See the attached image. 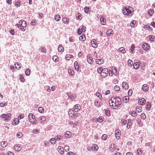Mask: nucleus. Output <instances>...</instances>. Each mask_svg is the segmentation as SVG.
Returning a JSON list of instances; mask_svg holds the SVG:
<instances>
[{
  "instance_id": "nucleus-1",
  "label": "nucleus",
  "mask_w": 155,
  "mask_h": 155,
  "mask_svg": "<svg viewBox=\"0 0 155 155\" xmlns=\"http://www.w3.org/2000/svg\"><path fill=\"white\" fill-rule=\"evenodd\" d=\"M133 8L130 6H129L128 8L126 7L123 8L122 12L125 15H131L133 14Z\"/></svg>"
},
{
  "instance_id": "nucleus-2",
  "label": "nucleus",
  "mask_w": 155,
  "mask_h": 155,
  "mask_svg": "<svg viewBox=\"0 0 155 155\" xmlns=\"http://www.w3.org/2000/svg\"><path fill=\"white\" fill-rule=\"evenodd\" d=\"M11 114L10 113L7 114H2L1 115V117L2 118H4L5 120L8 121L11 119Z\"/></svg>"
},
{
  "instance_id": "nucleus-3",
  "label": "nucleus",
  "mask_w": 155,
  "mask_h": 155,
  "mask_svg": "<svg viewBox=\"0 0 155 155\" xmlns=\"http://www.w3.org/2000/svg\"><path fill=\"white\" fill-rule=\"evenodd\" d=\"M29 120L30 122L32 124L36 123V119L35 116L31 113H30L28 115Z\"/></svg>"
},
{
  "instance_id": "nucleus-4",
  "label": "nucleus",
  "mask_w": 155,
  "mask_h": 155,
  "mask_svg": "<svg viewBox=\"0 0 155 155\" xmlns=\"http://www.w3.org/2000/svg\"><path fill=\"white\" fill-rule=\"evenodd\" d=\"M115 98H116V105H115V107H114L115 109L117 108L121 104V99L120 98L117 97H116Z\"/></svg>"
},
{
  "instance_id": "nucleus-5",
  "label": "nucleus",
  "mask_w": 155,
  "mask_h": 155,
  "mask_svg": "<svg viewBox=\"0 0 155 155\" xmlns=\"http://www.w3.org/2000/svg\"><path fill=\"white\" fill-rule=\"evenodd\" d=\"M108 70L107 68L103 69L101 74V76L103 78L106 77L107 74Z\"/></svg>"
},
{
  "instance_id": "nucleus-6",
  "label": "nucleus",
  "mask_w": 155,
  "mask_h": 155,
  "mask_svg": "<svg viewBox=\"0 0 155 155\" xmlns=\"http://www.w3.org/2000/svg\"><path fill=\"white\" fill-rule=\"evenodd\" d=\"M67 94L69 98L72 100H74L76 99V96L75 94H72L70 93H67Z\"/></svg>"
},
{
  "instance_id": "nucleus-7",
  "label": "nucleus",
  "mask_w": 155,
  "mask_h": 155,
  "mask_svg": "<svg viewBox=\"0 0 155 155\" xmlns=\"http://www.w3.org/2000/svg\"><path fill=\"white\" fill-rule=\"evenodd\" d=\"M80 105L79 104H77L74 106L73 110L75 112H77L80 110Z\"/></svg>"
},
{
  "instance_id": "nucleus-8",
  "label": "nucleus",
  "mask_w": 155,
  "mask_h": 155,
  "mask_svg": "<svg viewBox=\"0 0 155 155\" xmlns=\"http://www.w3.org/2000/svg\"><path fill=\"white\" fill-rule=\"evenodd\" d=\"M146 103V100L144 98H142L138 101L139 104L141 105H144Z\"/></svg>"
},
{
  "instance_id": "nucleus-9",
  "label": "nucleus",
  "mask_w": 155,
  "mask_h": 155,
  "mask_svg": "<svg viewBox=\"0 0 155 155\" xmlns=\"http://www.w3.org/2000/svg\"><path fill=\"white\" fill-rule=\"evenodd\" d=\"M114 69L115 70V72H114V71H112L111 70H109V74L110 76H112L113 74H114L115 75L117 74V70L115 67H114Z\"/></svg>"
},
{
  "instance_id": "nucleus-10",
  "label": "nucleus",
  "mask_w": 155,
  "mask_h": 155,
  "mask_svg": "<svg viewBox=\"0 0 155 155\" xmlns=\"http://www.w3.org/2000/svg\"><path fill=\"white\" fill-rule=\"evenodd\" d=\"M120 134V130L117 129L115 130V135L117 139H118L119 138Z\"/></svg>"
},
{
  "instance_id": "nucleus-11",
  "label": "nucleus",
  "mask_w": 155,
  "mask_h": 155,
  "mask_svg": "<svg viewBox=\"0 0 155 155\" xmlns=\"http://www.w3.org/2000/svg\"><path fill=\"white\" fill-rule=\"evenodd\" d=\"M142 46L143 49L145 50H147L149 49V46L147 43H144Z\"/></svg>"
},
{
  "instance_id": "nucleus-12",
  "label": "nucleus",
  "mask_w": 155,
  "mask_h": 155,
  "mask_svg": "<svg viewBox=\"0 0 155 155\" xmlns=\"http://www.w3.org/2000/svg\"><path fill=\"white\" fill-rule=\"evenodd\" d=\"M19 23L20 24H21V26L22 27H26V22L24 20H20L19 21Z\"/></svg>"
},
{
  "instance_id": "nucleus-13",
  "label": "nucleus",
  "mask_w": 155,
  "mask_h": 155,
  "mask_svg": "<svg viewBox=\"0 0 155 155\" xmlns=\"http://www.w3.org/2000/svg\"><path fill=\"white\" fill-rule=\"evenodd\" d=\"M110 101H111V103H112L115 106V107L116 102V98L114 97H111L110 99Z\"/></svg>"
},
{
  "instance_id": "nucleus-14",
  "label": "nucleus",
  "mask_w": 155,
  "mask_h": 155,
  "mask_svg": "<svg viewBox=\"0 0 155 155\" xmlns=\"http://www.w3.org/2000/svg\"><path fill=\"white\" fill-rule=\"evenodd\" d=\"M96 43V41L94 39H93L92 40L91 42V45L94 48H96L97 46V45Z\"/></svg>"
},
{
  "instance_id": "nucleus-15",
  "label": "nucleus",
  "mask_w": 155,
  "mask_h": 155,
  "mask_svg": "<svg viewBox=\"0 0 155 155\" xmlns=\"http://www.w3.org/2000/svg\"><path fill=\"white\" fill-rule=\"evenodd\" d=\"M96 62L98 64H101L103 63L104 61L102 59H98L96 60Z\"/></svg>"
},
{
  "instance_id": "nucleus-16",
  "label": "nucleus",
  "mask_w": 155,
  "mask_h": 155,
  "mask_svg": "<svg viewBox=\"0 0 155 155\" xmlns=\"http://www.w3.org/2000/svg\"><path fill=\"white\" fill-rule=\"evenodd\" d=\"M122 87L125 89H127L128 88V85L127 84V83L125 81L123 82L122 83Z\"/></svg>"
},
{
  "instance_id": "nucleus-17",
  "label": "nucleus",
  "mask_w": 155,
  "mask_h": 155,
  "mask_svg": "<svg viewBox=\"0 0 155 155\" xmlns=\"http://www.w3.org/2000/svg\"><path fill=\"white\" fill-rule=\"evenodd\" d=\"M100 21L101 24L103 25H104L106 22V20L104 19V18L103 16H101L100 18Z\"/></svg>"
},
{
  "instance_id": "nucleus-18",
  "label": "nucleus",
  "mask_w": 155,
  "mask_h": 155,
  "mask_svg": "<svg viewBox=\"0 0 155 155\" xmlns=\"http://www.w3.org/2000/svg\"><path fill=\"white\" fill-rule=\"evenodd\" d=\"M14 149L16 151H19L21 150V147L19 144L15 145Z\"/></svg>"
},
{
  "instance_id": "nucleus-19",
  "label": "nucleus",
  "mask_w": 155,
  "mask_h": 155,
  "mask_svg": "<svg viewBox=\"0 0 155 155\" xmlns=\"http://www.w3.org/2000/svg\"><path fill=\"white\" fill-rule=\"evenodd\" d=\"M94 104L95 106L98 107H99L101 106V105L100 104V103H99L98 101L97 100H95Z\"/></svg>"
},
{
  "instance_id": "nucleus-20",
  "label": "nucleus",
  "mask_w": 155,
  "mask_h": 155,
  "mask_svg": "<svg viewBox=\"0 0 155 155\" xmlns=\"http://www.w3.org/2000/svg\"><path fill=\"white\" fill-rule=\"evenodd\" d=\"M142 89L143 91H146L148 90V87L147 86L146 84H144L142 86Z\"/></svg>"
},
{
  "instance_id": "nucleus-21",
  "label": "nucleus",
  "mask_w": 155,
  "mask_h": 155,
  "mask_svg": "<svg viewBox=\"0 0 155 155\" xmlns=\"http://www.w3.org/2000/svg\"><path fill=\"white\" fill-rule=\"evenodd\" d=\"M74 66L75 69L77 71H78L79 70L78 69V62L76 61L74 62Z\"/></svg>"
},
{
  "instance_id": "nucleus-22",
  "label": "nucleus",
  "mask_w": 155,
  "mask_h": 155,
  "mask_svg": "<svg viewBox=\"0 0 155 155\" xmlns=\"http://www.w3.org/2000/svg\"><path fill=\"white\" fill-rule=\"evenodd\" d=\"M71 134L70 132L68 131L66 132L65 134V136L66 137L69 138L71 136Z\"/></svg>"
},
{
  "instance_id": "nucleus-23",
  "label": "nucleus",
  "mask_w": 155,
  "mask_h": 155,
  "mask_svg": "<svg viewBox=\"0 0 155 155\" xmlns=\"http://www.w3.org/2000/svg\"><path fill=\"white\" fill-rule=\"evenodd\" d=\"M87 57L88 62L90 64H92L93 63L92 59L90 57V55L88 56Z\"/></svg>"
},
{
  "instance_id": "nucleus-24",
  "label": "nucleus",
  "mask_w": 155,
  "mask_h": 155,
  "mask_svg": "<svg viewBox=\"0 0 155 155\" xmlns=\"http://www.w3.org/2000/svg\"><path fill=\"white\" fill-rule=\"evenodd\" d=\"M58 152L61 154H63L64 152V149L61 146H59L58 147Z\"/></svg>"
},
{
  "instance_id": "nucleus-25",
  "label": "nucleus",
  "mask_w": 155,
  "mask_h": 155,
  "mask_svg": "<svg viewBox=\"0 0 155 155\" xmlns=\"http://www.w3.org/2000/svg\"><path fill=\"white\" fill-rule=\"evenodd\" d=\"M19 122V120L18 118H15L14 121L12 122V124L13 125H15L17 124Z\"/></svg>"
},
{
  "instance_id": "nucleus-26",
  "label": "nucleus",
  "mask_w": 155,
  "mask_h": 155,
  "mask_svg": "<svg viewBox=\"0 0 155 155\" xmlns=\"http://www.w3.org/2000/svg\"><path fill=\"white\" fill-rule=\"evenodd\" d=\"M143 28L145 29L148 30H150L151 29L150 26L149 24H147L146 25H144V26Z\"/></svg>"
},
{
  "instance_id": "nucleus-27",
  "label": "nucleus",
  "mask_w": 155,
  "mask_h": 155,
  "mask_svg": "<svg viewBox=\"0 0 155 155\" xmlns=\"http://www.w3.org/2000/svg\"><path fill=\"white\" fill-rule=\"evenodd\" d=\"M123 101L125 103H127L128 102L129 97L127 96L124 97L123 98Z\"/></svg>"
},
{
  "instance_id": "nucleus-28",
  "label": "nucleus",
  "mask_w": 155,
  "mask_h": 155,
  "mask_svg": "<svg viewBox=\"0 0 155 155\" xmlns=\"http://www.w3.org/2000/svg\"><path fill=\"white\" fill-rule=\"evenodd\" d=\"M147 106L146 107L147 110H150L151 107L150 103L149 102H147Z\"/></svg>"
},
{
  "instance_id": "nucleus-29",
  "label": "nucleus",
  "mask_w": 155,
  "mask_h": 155,
  "mask_svg": "<svg viewBox=\"0 0 155 155\" xmlns=\"http://www.w3.org/2000/svg\"><path fill=\"white\" fill-rule=\"evenodd\" d=\"M54 140H59L62 139V137L60 135H58V136H55L54 138Z\"/></svg>"
},
{
  "instance_id": "nucleus-30",
  "label": "nucleus",
  "mask_w": 155,
  "mask_h": 155,
  "mask_svg": "<svg viewBox=\"0 0 155 155\" xmlns=\"http://www.w3.org/2000/svg\"><path fill=\"white\" fill-rule=\"evenodd\" d=\"M64 48L61 45H59L58 47V50L61 52L64 51Z\"/></svg>"
},
{
  "instance_id": "nucleus-31",
  "label": "nucleus",
  "mask_w": 155,
  "mask_h": 155,
  "mask_svg": "<svg viewBox=\"0 0 155 155\" xmlns=\"http://www.w3.org/2000/svg\"><path fill=\"white\" fill-rule=\"evenodd\" d=\"M79 39L81 41H84L86 40V37L84 35H82L79 37Z\"/></svg>"
},
{
  "instance_id": "nucleus-32",
  "label": "nucleus",
  "mask_w": 155,
  "mask_h": 155,
  "mask_svg": "<svg viewBox=\"0 0 155 155\" xmlns=\"http://www.w3.org/2000/svg\"><path fill=\"white\" fill-rule=\"evenodd\" d=\"M7 145V142L5 141H2L1 143V145L2 147H5Z\"/></svg>"
},
{
  "instance_id": "nucleus-33",
  "label": "nucleus",
  "mask_w": 155,
  "mask_h": 155,
  "mask_svg": "<svg viewBox=\"0 0 155 155\" xmlns=\"http://www.w3.org/2000/svg\"><path fill=\"white\" fill-rule=\"evenodd\" d=\"M98 146L97 144H94V145H93L92 146L91 149L93 150H98Z\"/></svg>"
},
{
  "instance_id": "nucleus-34",
  "label": "nucleus",
  "mask_w": 155,
  "mask_h": 155,
  "mask_svg": "<svg viewBox=\"0 0 155 155\" xmlns=\"http://www.w3.org/2000/svg\"><path fill=\"white\" fill-rule=\"evenodd\" d=\"M154 11L151 9H149L148 11V13L150 16H152L154 13Z\"/></svg>"
},
{
  "instance_id": "nucleus-35",
  "label": "nucleus",
  "mask_w": 155,
  "mask_h": 155,
  "mask_svg": "<svg viewBox=\"0 0 155 155\" xmlns=\"http://www.w3.org/2000/svg\"><path fill=\"white\" fill-rule=\"evenodd\" d=\"M120 51L123 54H124L125 53L126 51L125 48L124 47H121L119 49Z\"/></svg>"
},
{
  "instance_id": "nucleus-36",
  "label": "nucleus",
  "mask_w": 155,
  "mask_h": 155,
  "mask_svg": "<svg viewBox=\"0 0 155 155\" xmlns=\"http://www.w3.org/2000/svg\"><path fill=\"white\" fill-rule=\"evenodd\" d=\"M61 17L59 15H56L54 16V19L56 21H58L60 19Z\"/></svg>"
},
{
  "instance_id": "nucleus-37",
  "label": "nucleus",
  "mask_w": 155,
  "mask_h": 155,
  "mask_svg": "<svg viewBox=\"0 0 155 155\" xmlns=\"http://www.w3.org/2000/svg\"><path fill=\"white\" fill-rule=\"evenodd\" d=\"M139 64L138 62L135 63L134 64V68L136 69H138L139 68Z\"/></svg>"
},
{
  "instance_id": "nucleus-38",
  "label": "nucleus",
  "mask_w": 155,
  "mask_h": 155,
  "mask_svg": "<svg viewBox=\"0 0 155 155\" xmlns=\"http://www.w3.org/2000/svg\"><path fill=\"white\" fill-rule=\"evenodd\" d=\"M30 69H28L26 70L25 71V74L27 76H29L30 74Z\"/></svg>"
},
{
  "instance_id": "nucleus-39",
  "label": "nucleus",
  "mask_w": 155,
  "mask_h": 155,
  "mask_svg": "<svg viewBox=\"0 0 155 155\" xmlns=\"http://www.w3.org/2000/svg\"><path fill=\"white\" fill-rule=\"evenodd\" d=\"M19 78L21 82H24L25 79L23 76L22 74H21L20 75Z\"/></svg>"
},
{
  "instance_id": "nucleus-40",
  "label": "nucleus",
  "mask_w": 155,
  "mask_h": 155,
  "mask_svg": "<svg viewBox=\"0 0 155 155\" xmlns=\"http://www.w3.org/2000/svg\"><path fill=\"white\" fill-rule=\"evenodd\" d=\"M136 23V21L135 20H133L132 21L130 24V25L131 27L132 28H134L135 25V24Z\"/></svg>"
},
{
  "instance_id": "nucleus-41",
  "label": "nucleus",
  "mask_w": 155,
  "mask_h": 155,
  "mask_svg": "<svg viewBox=\"0 0 155 155\" xmlns=\"http://www.w3.org/2000/svg\"><path fill=\"white\" fill-rule=\"evenodd\" d=\"M112 30H108L106 32V34L107 35L109 36H110L111 35H113V34L112 33Z\"/></svg>"
},
{
  "instance_id": "nucleus-42",
  "label": "nucleus",
  "mask_w": 155,
  "mask_h": 155,
  "mask_svg": "<svg viewBox=\"0 0 155 155\" xmlns=\"http://www.w3.org/2000/svg\"><path fill=\"white\" fill-rule=\"evenodd\" d=\"M134 45L133 44H132L131 46V47L130 48V52L131 53H133L134 52Z\"/></svg>"
},
{
  "instance_id": "nucleus-43",
  "label": "nucleus",
  "mask_w": 155,
  "mask_h": 155,
  "mask_svg": "<svg viewBox=\"0 0 155 155\" xmlns=\"http://www.w3.org/2000/svg\"><path fill=\"white\" fill-rule=\"evenodd\" d=\"M72 55L70 54H66L65 56V58L67 60H69L70 58L72 57Z\"/></svg>"
},
{
  "instance_id": "nucleus-44",
  "label": "nucleus",
  "mask_w": 155,
  "mask_h": 155,
  "mask_svg": "<svg viewBox=\"0 0 155 155\" xmlns=\"http://www.w3.org/2000/svg\"><path fill=\"white\" fill-rule=\"evenodd\" d=\"M40 119L41 122H43L46 120V118L45 116H42L40 117Z\"/></svg>"
},
{
  "instance_id": "nucleus-45",
  "label": "nucleus",
  "mask_w": 155,
  "mask_h": 155,
  "mask_svg": "<svg viewBox=\"0 0 155 155\" xmlns=\"http://www.w3.org/2000/svg\"><path fill=\"white\" fill-rule=\"evenodd\" d=\"M68 20L66 18H62V21L64 23L68 24Z\"/></svg>"
},
{
  "instance_id": "nucleus-46",
  "label": "nucleus",
  "mask_w": 155,
  "mask_h": 155,
  "mask_svg": "<svg viewBox=\"0 0 155 155\" xmlns=\"http://www.w3.org/2000/svg\"><path fill=\"white\" fill-rule=\"evenodd\" d=\"M149 38H150V40L151 41H153V42L155 41V37L154 36H153L152 37L151 36H149Z\"/></svg>"
},
{
  "instance_id": "nucleus-47",
  "label": "nucleus",
  "mask_w": 155,
  "mask_h": 155,
  "mask_svg": "<svg viewBox=\"0 0 155 155\" xmlns=\"http://www.w3.org/2000/svg\"><path fill=\"white\" fill-rule=\"evenodd\" d=\"M50 141L51 143L53 144H54L56 143V141L55 140H54V138H52L50 140Z\"/></svg>"
},
{
  "instance_id": "nucleus-48",
  "label": "nucleus",
  "mask_w": 155,
  "mask_h": 155,
  "mask_svg": "<svg viewBox=\"0 0 155 155\" xmlns=\"http://www.w3.org/2000/svg\"><path fill=\"white\" fill-rule=\"evenodd\" d=\"M15 65L16 69H19L21 68L20 66H19V64L16 62L15 63Z\"/></svg>"
},
{
  "instance_id": "nucleus-49",
  "label": "nucleus",
  "mask_w": 155,
  "mask_h": 155,
  "mask_svg": "<svg viewBox=\"0 0 155 155\" xmlns=\"http://www.w3.org/2000/svg\"><path fill=\"white\" fill-rule=\"evenodd\" d=\"M53 60L55 61H58V57L56 55H54L52 58Z\"/></svg>"
},
{
  "instance_id": "nucleus-50",
  "label": "nucleus",
  "mask_w": 155,
  "mask_h": 155,
  "mask_svg": "<svg viewBox=\"0 0 155 155\" xmlns=\"http://www.w3.org/2000/svg\"><path fill=\"white\" fill-rule=\"evenodd\" d=\"M114 89L116 91H118L120 90V88L118 86L116 85L114 86Z\"/></svg>"
},
{
  "instance_id": "nucleus-51",
  "label": "nucleus",
  "mask_w": 155,
  "mask_h": 155,
  "mask_svg": "<svg viewBox=\"0 0 155 155\" xmlns=\"http://www.w3.org/2000/svg\"><path fill=\"white\" fill-rule=\"evenodd\" d=\"M38 110L40 113H41L44 111V109L42 107H39L38 108Z\"/></svg>"
},
{
  "instance_id": "nucleus-52",
  "label": "nucleus",
  "mask_w": 155,
  "mask_h": 155,
  "mask_svg": "<svg viewBox=\"0 0 155 155\" xmlns=\"http://www.w3.org/2000/svg\"><path fill=\"white\" fill-rule=\"evenodd\" d=\"M137 123V124L139 126H140L141 124V120L140 118H137L136 120Z\"/></svg>"
},
{
  "instance_id": "nucleus-53",
  "label": "nucleus",
  "mask_w": 155,
  "mask_h": 155,
  "mask_svg": "<svg viewBox=\"0 0 155 155\" xmlns=\"http://www.w3.org/2000/svg\"><path fill=\"white\" fill-rule=\"evenodd\" d=\"M137 154L138 155H141L142 153V150L140 149H138L137 150Z\"/></svg>"
},
{
  "instance_id": "nucleus-54",
  "label": "nucleus",
  "mask_w": 155,
  "mask_h": 155,
  "mask_svg": "<svg viewBox=\"0 0 155 155\" xmlns=\"http://www.w3.org/2000/svg\"><path fill=\"white\" fill-rule=\"evenodd\" d=\"M103 68L101 67L97 69V72L99 74H101Z\"/></svg>"
},
{
  "instance_id": "nucleus-55",
  "label": "nucleus",
  "mask_w": 155,
  "mask_h": 155,
  "mask_svg": "<svg viewBox=\"0 0 155 155\" xmlns=\"http://www.w3.org/2000/svg\"><path fill=\"white\" fill-rule=\"evenodd\" d=\"M141 118L143 120H145L146 118V116L144 113H142L140 115Z\"/></svg>"
},
{
  "instance_id": "nucleus-56",
  "label": "nucleus",
  "mask_w": 155,
  "mask_h": 155,
  "mask_svg": "<svg viewBox=\"0 0 155 155\" xmlns=\"http://www.w3.org/2000/svg\"><path fill=\"white\" fill-rule=\"evenodd\" d=\"M136 110L138 112H140L142 111V108L141 107H137Z\"/></svg>"
},
{
  "instance_id": "nucleus-57",
  "label": "nucleus",
  "mask_w": 155,
  "mask_h": 155,
  "mask_svg": "<svg viewBox=\"0 0 155 155\" xmlns=\"http://www.w3.org/2000/svg\"><path fill=\"white\" fill-rule=\"evenodd\" d=\"M97 122H101L103 121L102 117L101 116L99 117L98 118H97Z\"/></svg>"
},
{
  "instance_id": "nucleus-58",
  "label": "nucleus",
  "mask_w": 155,
  "mask_h": 155,
  "mask_svg": "<svg viewBox=\"0 0 155 155\" xmlns=\"http://www.w3.org/2000/svg\"><path fill=\"white\" fill-rule=\"evenodd\" d=\"M22 134L21 132H19L17 134V136L19 138H21L22 137Z\"/></svg>"
},
{
  "instance_id": "nucleus-59",
  "label": "nucleus",
  "mask_w": 155,
  "mask_h": 155,
  "mask_svg": "<svg viewBox=\"0 0 155 155\" xmlns=\"http://www.w3.org/2000/svg\"><path fill=\"white\" fill-rule=\"evenodd\" d=\"M68 72L69 74L71 75H73L74 74V71L72 70H69Z\"/></svg>"
},
{
  "instance_id": "nucleus-60",
  "label": "nucleus",
  "mask_w": 155,
  "mask_h": 155,
  "mask_svg": "<svg viewBox=\"0 0 155 155\" xmlns=\"http://www.w3.org/2000/svg\"><path fill=\"white\" fill-rule=\"evenodd\" d=\"M64 149L66 151H68L69 150V147L68 146L65 145L64 147Z\"/></svg>"
},
{
  "instance_id": "nucleus-61",
  "label": "nucleus",
  "mask_w": 155,
  "mask_h": 155,
  "mask_svg": "<svg viewBox=\"0 0 155 155\" xmlns=\"http://www.w3.org/2000/svg\"><path fill=\"white\" fill-rule=\"evenodd\" d=\"M121 122L122 124L124 125H126L127 123V121L124 120V119L121 120Z\"/></svg>"
},
{
  "instance_id": "nucleus-62",
  "label": "nucleus",
  "mask_w": 155,
  "mask_h": 155,
  "mask_svg": "<svg viewBox=\"0 0 155 155\" xmlns=\"http://www.w3.org/2000/svg\"><path fill=\"white\" fill-rule=\"evenodd\" d=\"M96 94L97 96L98 97H99V98L100 99H102V97L101 95V94L100 93H98V92H97L96 93Z\"/></svg>"
},
{
  "instance_id": "nucleus-63",
  "label": "nucleus",
  "mask_w": 155,
  "mask_h": 155,
  "mask_svg": "<svg viewBox=\"0 0 155 155\" xmlns=\"http://www.w3.org/2000/svg\"><path fill=\"white\" fill-rule=\"evenodd\" d=\"M128 63L129 65H130L131 66H132L133 64V62L131 60H129L128 61Z\"/></svg>"
},
{
  "instance_id": "nucleus-64",
  "label": "nucleus",
  "mask_w": 155,
  "mask_h": 155,
  "mask_svg": "<svg viewBox=\"0 0 155 155\" xmlns=\"http://www.w3.org/2000/svg\"><path fill=\"white\" fill-rule=\"evenodd\" d=\"M137 113L136 111H133L131 113V115L133 117H135L137 116Z\"/></svg>"
}]
</instances>
